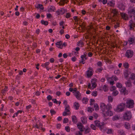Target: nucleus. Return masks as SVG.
<instances>
[{
    "instance_id": "f257e3e1",
    "label": "nucleus",
    "mask_w": 135,
    "mask_h": 135,
    "mask_svg": "<svg viewBox=\"0 0 135 135\" xmlns=\"http://www.w3.org/2000/svg\"><path fill=\"white\" fill-rule=\"evenodd\" d=\"M77 90L76 88H70L69 89V90L70 92H73L74 95L78 100H80L82 98L81 94L79 91H77Z\"/></svg>"
},
{
    "instance_id": "f03ea898",
    "label": "nucleus",
    "mask_w": 135,
    "mask_h": 135,
    "mask_svg": "<svg viewBox=\"0 0 135 135\" xmlns=\"http://www.w3.org/2000/svg\"><path fill=\"white\" fill-rule=\"evenodd\" d=\"M132 117L131 113L130 111H127L123 114V119L125 120H128Z\"/></svg>"
},
{
    "instance_id": "7ed1b4c3",
    "label": "nucleus",
    "mask_w": 135,
    "mask_h": 135,
    "mask_svg": "<svg viewBox=\"0 0 135 135\" xmlns=\"http://www.w3.org/2000/svg\"><path fill=\"white\" fill-rule=\"evenodd\" d=\"M125 105V104L124 103H120L117 106L115 111L118 112H121L123 111L124 109Z\"/></svg>"
},
{
    "instance_id": "20e7f679",
    "label": "nucleus",
    "mask_w": 135,
    "mask_h": 135,
    "mask_svg": "<svg viewBox=\"0 0 135 135\" xmlns=\"http://www.w3.org/2000/svg\"><path fill=\"white\" fill-rule=\"evenodd\" d=\"M94 71L93 68L89 67L88 69L86 72L87 76L88 78L91 77L93 74Z\"/></svg>"
},
{
    "instance_id": "39448f33",
    "label": "nucleus",
    "mask_w": 135,
    "mask_h": 135,
    "mask_svg": "<svg viewBox=\"0 0 135 135\" xmlns=\"http://www.w3.org/2000/svg\"><path fill=\"white\" fill-rule=\"evenodd\" d=\"M103 115L104 117H106L107 116H112L113 114V112L110 110L108 109L107 111H105V112H103Z\"/></svg>"
},
{
    "instance_id": "423d86ee",
    "label": "nucleus",
    "mask_w": 135,
    "mask_h": 135,
    "mask_svg": "<svg viewBox=\"0 0 135 135\" xmlns=\"http://www.w3.org/2000/svg\"><path fill=\"white\" fill-rule=\"evenodd\" d=\"M133 50H127L126 52L125 56L128 58H131L133 56Z\"/></svg>"
},
{
    "instance_id": "0eeeda50",
    "label": "nucleus",
    "mask_w": 135,
    "mask_h": 135,
    "mask_svg": "<svg viewBox=\"0 0 135 135\" xmlns=\"http://www.w3.org/2000/svg\"><path fill=\"white\" fill-rule=\"evenodd\" d=\"M95 123L96 126L99 127L100 129L103 128L104 123L103 122H100L98 120L95 121Z\"/></svg>"
},
{
    "instance_id": "6e6552de",
    "label": "nucleus",
    "mask_w": 135,
    "mask_h": 135,
    "mask_svg": "<svg viewBox=\"0 0 135 135\" xmlns=\"http://www.w3.org/2000/svg\"><path fill=\"white\" fill-rule=\"evenodd\" d=\"M127 106L129 108H131L134 107V102L132 100H128L126 102Z\"/></svg>"
},
{
    "instance_id": "1a4fd4ad",
    "label": "nucleus",
    "mask_w": 135,
    "mask_h": 135,
    "mask_svg": "<svg viewBox=\"0 0 135 135\" xmlns=\"http://www.w3.org/2000/svg\"><path fill=\"white\" fill-rule=\"evenodd\" d=\"M70 107L69 105L66 107V106L65 107L64 111L62 115L64 116H65L69 114L70 113Z\"/></svg>"
},
{
    "instance_id": "9d476101",
    "label": "nucleus",
    "mask_w": 135,
    "mask_h": 135,
    "mask_svg": "<svg viewBox=\"0 0 135 135\" xmlns=\"http://www.w3.org/2000/svg\"><path fill=\"white\" fill-rule=\"evenodd\" d=\"M129 26L130 27V30H133L135 27V23L133 21L130 20L129 22Z\"/></svg>"
},
{
    "instance_id": "9b49d317",
    "label": "nucleus",
    "mask_w": 135,
    "mask_h": 135,
    "mask_svg": "<svg viewBox=\"0 0 135 135\" xmlns=\"http://www.w3.org/2000/svg\"><path fill=\"white\" fill-rule=\"evenodd\" d=\"M50 62H47L44 63L42 64L41 65V66L44 68H45L47 70L49 71L50 69H51V68H49L48 66Z\"/></svg>"
},
{
    "instance_id": "f8f14e48",
    "label": "nucleus",
    "mask_w": 135,
    "mask_h": 135,
    "mask_svg": "<svg viewBox=\"0 0 135 135\" xmlns=\"http://www.w3.org/2000/svg\"><path fill=\"white\" fill-rule=\"evenodd\" d=\"M97 79L95 78L92 79L91 80V84L92 86V88H96L97 84Z\"/></svg>"
},
{
    "instance_id": "ddd939ff",
    "label": "nucleus",
    "mask_w": 135,
    "mask_h": 135,
    "mask_svg": "<svg viewBox=\"0 0 135 135\" xmlns=\"http://www.w3.org/2000/svg\"><path fill=\"white\" fill-rule=\"evenodd\" d=\"M100 109L102 111V113L103 112L105 111L106 110V106L105 104L103 103H101L100 104Z\"/></svg>"
},
{
    "instance_id": "4468645a",
    "label": "nucleus",
    "mask_w": 135,
    "mask_h": 135,
    "mask_svg": "<svg viewBox=\"0 0 135 135\" xmlns=\"http://www.w3.org/2000/svg\"><path fill=\"white\" fill-rule=\"evenodd\" d=\"M59 0H55L56 2H57ZM60 1L59 2V4L60 6H63L65 3H67L69 1L68 0H60Z\"/></svg>"
},
{
    "instance_id": "2eb2a0df",
    "label": "nucleus",
    "mask_w": 135,
    "mask_h": 135,
    "mask_svg": "<svg viewBox=\"0 0 135 135\" xmlns=\"http://www.w3.org/2000/svg\"><path fill=\"white\" fill-rule=\"evenodd\" d=\"M115 4V2L114 1L111 0L107 3L108 6L111 7H114Z\"/></svg>"
},
{
    "instance_id": "dca6fc26",
    "label": "nucleus",
    "mask_w": 135,
    "mask_h": 135,
    "mask_svg": "<svg viewBox=\"0 0 135 135\" xmlns=\"http://www.w3.org/2000/svg\"><path fill=\"white\" fill-rule=\"evenodd\" d=\"M120 92L125 95H127L128 93V91L126 90L125 87H123L120 90Z\"/></svg>"
},
{
    "instance_id": "f3484780",
    "label": "nucleus",
    "mask_w": 135,
    "mask_h": 135,
    "mask_svg": "<svg viewBox=\"0 0 135 135\" xmlns=\"http://www.w3.org/2000/svg\"><path fill=\"white\" fill-rule=\"evenodd\" d=\"M55 45L56 46V47L62 49V42L61 41L57 42L55 43Z\"/></svg>"
},
{
    "instance_id": "a211bd4d",
    "label": "nucleus",
    "mask_w": 135,
    "mask_h": 135,
    "mask_svg": "<svg viewBox=\"0 0 135 135\" xmlns=\"http://www.w3.org/2000/svg\"><path fill=\"white\" fill-rule=\"evenodd\" d=\"M65 12V10L64 9H58L56 11V13L58 15H62Z\"/></svg>"
},
{
    "instance_id": "6ab92c4d",
    "label": "nucleus",
    "mask_w": 135,
    "mask_h": 135,
    "mask_svg": "<svg viewBox=\"0 0 135 135\" xmlns=\"http://www.w3.org/2000/svg\"><path fill=\"white\" fill-rule=\"evenodd\" d=\"M77 126L80 131L82 132L83 131V128L84 126L81 123H78L77 124Z\"/></svg>"
},
{
    "instance_id": "aec40b11",
    "label": "nucleus",
    "mask_w": 135,
    "mask_h": 135,
    "mask_svg": "<svg viewBox=\"0 0 135 135\" xmlns=\"http://www.w3.org/2000/svg\"><path fill=\"white\" fill-rule=\"evenodd\" d=\"M82 122L84 124H85L87 123V118L85 116H83L81 118Z\"/></svg>"
},
{
    "instance_id": "412c9836",
    "label": "nucleus",
    "mask_w": 135,
    "mask_h": 135,
    "mask_svg": "<svg viewBox=\"0 0 135 135\" xmlns=\"http://www.w3.org/2000/svg\"><path fill=\"white\" fill-rule=\"evenodd\" d=\"M107 81L110 85H113L114 84V82L112 76L111 77L108 78L107 79Z\"/></svg>"
},
{
    "instance_id": "4be33fe9",
    "label": "nucleus",
    "mask_w": 135,
    "mask_h": 135,
    "mask_svg": "<svg viewBox=\"0 0 135 135\" xmlns=\"http://www.w3.org/2000/svg\"><path fill=\"white\" fill-rule=\"evenodd\" d=\"M128 42L130 45L132 44L135 42V38L132 37L129 38L128 39Z\"/></svg>"
},
{
    "instance_id": "5701e85b",
    "label": "nucleus",
    "mask_w": 135,
    "mask_h": 135,
    "mask_svg": "<svg viewBox=\"0 0 135 135\" xmlns=\"http://www.w3.org/2000/svg\"><path fill=\"white\" fill-rule=\"evenodd\" d=\"M38 121L39 122V124H38L36 123L33 127L34 128L37 129H39L40 127H42V123L40 122V121L38 120Z\"/></svg>"
},
{
    "instance_id": "b1692460",
    "label": "nucleus",
    "mask_w": 135,
    "mask_h": 135,
    "mask_svg": "<svg viewBox=\"0 0 135 135\" xmlns=\"http://www.w3.org/2000/svg\"><path fill=\"white\" fill-rule=\"evenodd\" d=\"M72 121L74 123H76L78 121L77 118L75 115H73L71 117Z\"/></svg>"
},
{
    "instance_id": "393cba45",
    "label": "nucleus",
    "mask_w": 135,
    "mask_h": 135,
    "mask_svg": "<svg viewBox=\"0 0 135 135\" xmlns=\"http://www.w3.org/2000/svg\"><path fill=\"white\" fill-rule=\"evenodd\" d=\"M84 133L85 134H87L90 131V128L88 127H86L85 128H84Z\"/></svg>"
},
{
    "instance_id": "a878e982",
    "label": "nucleus",
    "mask_w": 135,
    "mask_h": 135,
    "mask_svg": "<svg viewBox=\"0 0 135 135\" xmlns=\"http://www.w3.org/2000/svg\"><path fill=\"white\" fill-rule=\"evenodd\" d=\"M8 90L7 87L5 86L4 89L2 90L1 93L3 95H4L5 94L6 92L8 91Z\"/></svg>"
},
{
    "instance_id": "bb28decb",
    "label": "nucleus",
    "mask_w": 135,
    "mask_h": 135,
    "mask_svg": "<svg viewBox=\"0 0 135 135\" xmlns=\"http://www.w3.org/2000/svg\"><path fill=\"white\" fill-rule=\"evenodd\" d=\"M135 11L134 10V9H132V10L130 11H128V13L129 15H130L131 16H134V15H135Z\"/></svg>"
},
{
    "instance_id": "cd10ccee",
    "label": "nucleus",
    "mask_w": 135,
    "mask_h": 135,
    "mask_svg": "<svg viewBox=\"0 0 135 135\" xmlns=\"http://www.w3.org/2000/svg\"><path fill=\"white\" fill-rule=\"evenodd\" d=\"M103 70V68L102 67L98 68L95 70V72L97 73H101L102 71Z\"/></svg>"
},
{
    "instance_id": "c85d7f7f",
    "label": "nucleus",
    "mask_w": 135,
    "mask_h": 135,
    "mask_svg": "<svg viewBox=\"0 0 135 135\" xmlns=\"http://www.w3.org/2000/svg\"><path fill=\"white\" fill-rule=\"evenodd\" d=\"M77 45L80 47H82L84 45V43L83 41L80 40L78 42Z\"/></svg>"
},
{
    "instance_id": "c756f323",
    "label": "nucleus",
    "mask_w": 135,
    "mask_h": 135,
    "mask_svg": "<svg viewBox=\"0 0 135 135\" xmlns=\"http://www.w3.org/2000/svg\"><path fill=\"white\" fill-rule=\"evenodd\" d=\"M122 18L124 20H127L128 19V17L126 14L123 13L122 14Z\"/></svg>"
},
{
    "instance_id": "7c9ffc66",
    "label": "nucleus",
    "mask_w": 135,
    "mask_h": 135,
    "mask_svg": "<svg viewBox=\"0 0 135 135\" xmlns=\"http://www.w3.org/2000/svg\"><path fill=\"white\" fill-rule=\"evenodd\" d=\"M125 84L127 87H130L131 86V84L130 80H128L125 82Z\"/></svg>"
},
{
    "instance_id": "2f4dec72",
    "label": "nucleus",
    "mask_w": 135,
    "mask_h": 135,
    "mask_svg": "<svg viewBox=\"0 0 135 135\" xmlns=\"http://www.w3.org/2000/svg\"><path fill=\"white\" fill-rule=\"evenodd\" d=\"M41 22L42 24L45 26L49 24L48 21H44L43 20H42L41 21Z\"/></svg>"
},
{
    "instance_id": "473e14b6",
    "label": "nucleus",
    "mask_w": 135,
    "mask_h": 135,
    "mask_svg": "<svg viewBox=\"0 0 135 135\" xmlns=\"http://www.w3.org/2000/svg\"><path fill=\"white\" fill-rule=\"evenodd\" d=\"M124 74L125 78H127L129 75L128 70H125L124 72Z\"/></svg>"
},
{
    "instance_id": "72a5a7b5",
    "label": "nucleus",
    "mask_w": 135,
    "mask_h": 135,
    "mask_svg": "<svg viewBox=\"0 0 135 135\" xmlns=\"http://www.w3.org/2000/svg\"><path fill=\"white\" fill-rule=\"evenodd\" d=\"M124 127L127 129H128L130 128V125L128 122H126L124 126Z\"/></svg>"
},
{
    "instance_id": "f704fd0d",
    "label": "nucleus",
    "mask_w": 135,
    "mask_h": 135,
    "mask_svg": "<svg viewBox=\"0 0 135 135\" xmlns=\"http://www.w3.org/2000/svg\"><path fill=\"white\" fill-rule=\"evenodd\" d=\"M123 66L125 68L128 69L129 67V64L128 62H125L123 63Z\"/></svg>"
},
{
    "instance_id": "c9c22d12",
    "label": "nucleus",
    "mask_w": 135,
    "mask_h": 135,
    "mask_svg": "<svg viewBox=\"0 0 135 135\" xmlns=\"http://www.w3.org/2000/svg\"><path fill=\"white\" fill-rule=\"evenodd\" d=\"M78 53V52H74V51H72L71 53H69L68 54V56L70 57H71L73 56V55L74 54V55H76Z\"/></svg>"
},
{
    "instance_id": "e433bc0d",
    "label": "nucleus",
    "mask_w": 135,
    "mask_h": 135,
    "mask_svg": "<svg viewBox=\"0 0 135 135\" xmlns=\"http://www.w3.org/2000/svg\"><path fill=\"white\" fill-rule=\"evenodd\" d=\"M74 107L76 108V109H78L79 107V105L78 103L75 102L74 104Z\"/></svg>"
},
{
    "instance_id": "4c0bfd02",
    "label": "nucleus",
    "mask_w": 135,
    "mask_h": 135,
    "mask_svg": "<svg viewBox=\"0 0 135 135\" xmlns=\"http://www.w3.org/2000/svg\"><path fill=\"white\" fill-rule=\"evenodd\" d=\"M94 107L95 108V110L96 111L98 110L99 109V106L97 103H95L94 104Z\"/></svg>"
},
{
    "instance_id": "58836bf2",
    "label": "nucleus",
    "mask_w": 135,
    "mask_h": 135,
    "mask_svg": "<svg viewBox=\"0 0 135 135\" xmlns=\"http://www.w3.org/2000/svg\"><path fill=\"white\" fill-rule=\"evenodd\" d=\"M88 101V99L86 98H83L82 99V102L84 104H86Z\"/></svg>"
},
{
    "instance_id": "ea45409f",
    "label": "nucleus",
    "mask_w": 135,
    "mask_h": 135,
    "mask_svg": "<svg viewBox=\"0 0 135 135\" xmlns=\"http://www.w3.org/2000/svg\"><path fill=\"white\" fill-rule=\"evenodd\" d=\"M119 93L118 91L116 90H114L112 92V95L114 96H116Z\"/></svg>"
},
{
    "instance_id": "a19ab883",
    "label": "nucleus",
    "mask_w": 135,
    "mask_h": 135,
    "mask_svg": "<svg viewBox=\"0 0 135 135\" xmlns=\"http://www.w3.org/2000/svg\"><path fill=\"white\" fill-rule=\"evenodd\" d=\"M130 78L132 80L135 79V74L134 73H132L131 74Z\"/></svg>"
},
{
    "instance_id": "79ce46f5",
    "label": "nucleus",
    "mask_w": 135,
    "mask_h": 135,
    "mask_svg": "<svg viewBox=\"0 0 135 135\" xmlns=\"http://www.w3.org/2000/svg\"><path fill=\"white\" fill-rule=\"evenodd\" d=\"M50 112L52 116L56 113V112L54 109H51L50 110Z\"/></svg>"
},
{
    "instance_id": "37998d69",
    "label": "nucleus",
    "mask_w": 135,
    "mask_h": 135,
    "mask_svg": "<svg viewBox=\"0 0 135 135\" xmlns=\"http://www.w3.org/2000/svg\"><path fill=\"white\" fill-rule=\"evenodd\" d=\"M22 112V110H18L16 112L14 113V114L16 115V116L17 117L18 115L19 114H21Z\"/></svg>"
},
{
    "instance_id": "c03bdc74",
    "label": "nucleus",
    "mask_w": 135,
    "mask_h": 135,
    "mask_svg": "<svg viewBox=\"0 0 135 135\" xmlns=\"http://www.w3.org/2000/svg\"><path fill=\"white\" fill-rule=\"evenodd\" d=\"M103 89L104 91H106L108 90L107 86L106 85H104L103 87Z\"/></svg>"
},
{
    "instance_id": "a18cd8bd",
    "label": "nucleus",
    "mask_w": 135,
    "mask_h": 135,
    "mask_svg": "<svg viewBox=\"0 0 135 135\" xmlns=\"http://www.w3.org/2000/svg\"><path fill=\"white\" fill-rule=\"evenodd\" d=\"M119 116L118 115H115L113 117V120H118L119 118Z\"/></svg>"
},
{
    "instance_id": "49530a36",
    "label": "nucleus",
    "mask_w": 135,
    "mask_h": 135,
    "mask_svg": "<svg viewBox=\"0 0 135 135\" xmlns=\"http://www.w3.org/2000/svg\"><path fill=\"white\" fill-rule=\"evenodd\" d=\"M112 108V107L110 104H108L106 106V110L108 109L110 110Z\"/></svg>"
},
{
    "instance_id": "de8ad7c7",
    "label": "nucleus",
    "mask_w": 135,
    "mask_h": 135,
    "mask_svg": "<svg viewBox=\"0 0 135 135\" xmlns=\"http://www.w3.org/2000/svg\"><path fill=\"white\" fill-rule=\"evenodd\" d=\"M37 8H44V7L42 4H37L36 6Z\"/></svg>"
},
{
    "instance_id": "09e8293b",
    "label": "nucleus",
    "mask_w": 135,
    "mask_h": 135,
    "mask_svg": "<svg viewBox=\"0 0 135 135\" xmlns=\"http://www.w3.org/2000/svg\"><path fill=\"white\" fill-rule=\"evenodd\" d=\"M122 86V84L119 83H118L116 84L117 87L119 88H121Z\"/></svg>"
},
{
    "instance_id": "8fccbe9b",
    "label": "nucleus",
    "mask_w": 135,
    "mask_h": 135,
    "mask_svg": "<svg viewBox=\"0 0 135 135\" xmlns=\"http://www.w3.org/2000/svg\"><path fill=\"white\" fill-rule=\"evenodd\" d=\"M114 73L115 74L117 75H119L120 73V70L118 69L115 70L114 71Z\"/></svg>"
},
{
    "instance_id": "3c124183",
    "label": "nucleus",
    "mask_w": 135,
    "mask_h": 135,
    "mask_svg": "<svg viewBox=\"0 0 135 135\" xmlns=\"http://www.w3.org/2000/svg\"><path fill=\"white\" fill-rule=\"evenodd\" d=\"M85 53L86 52H85L84 53L83 55H82L80 57L81 59H85V60H86L87 58L86 57V55L85 54Z\"/></svg>"
},
{
    "instance_id": "603ef678",
    "label": "nucleus",
    "mask_w": 135,
    "mask_h": 135,
    "mask_svg": "<svg viewBox=\"0 0 135 135\" xmlns=\"http://www.w3.org/2000/svg\"><path fill=\"white\" fill-rule=\"evenodd\" d=\"M65 129L66 131L67 132H69L70 131V128L69 126H65Z\"/></svg>"
},
{
    "instance_id": "864d4df0",
    "label": "nucleus",
    "mask_w": 135,
    "mask_h": 135,
    "mask_svg": "<svg viewBox=\"0 0 135 135\" xmlns=\"http://www.w3.org/2000/svg\"><path fill=\"white\" fill-rule=\"evenodd\" d=\"M108 101L109 102H112L113 101V99L111 96H110L108 97Z\"/></svg>"
},
{
    "instance_id": "5fc2aeb1",
    "label": "nucleus",
    "mask_w": 135,
    "mask_h": 135,
    "mask_svg": "<svg viewBox=\"0 0 135 135\" xmlns=\"http://www.w3.org/2000/svg\"><path fill=\"white\" fill-rule=\"evenodd\" d=\"M98 95V93L96 91H94L92 92V96H94V97H96Z\"/></svg>"
},
{
    "instance_id": "6e6d98bb",
    "label": "nucleus",
    "mask_w": 135,
    "mask_h": 135,
    "mask_svg": "<svg viewBox=\"0 0 135 135\" xmlns=\"http://www.w3.org/2000/svg\"><path fill=\"white\" fill-rule=\"evenodd\" d=\"M97 65L98 66L102 67V63L101 61H99L97 62Z\"/></svg>"
},
{
    "instance_id": "4d7b16f0",
    "label": "nucleus",
    "mask_w": 135,
    "mask_h": 135,
    "mask_svg": "<svg viewBox=\"0 0 135 135\" xmlns=\"http://www.w3.org/2000/svg\"><path fill=\"white\" fill-rule=\"evenodd\" d=\"M85 59H82L81 60H80L79 61V62L80 63H82L83 64H84L85 63V61L86 60Z\"/></svg>"
},
{
    "instance_id": "13d9d810",
    "label": "nucleus",
    "mask_w": 135,
    "mask_h": 135,
    "mask_svg": "<svg viewBox=\"0 0 135 135\" xmlns=\"http://www.w3.org/2000/svg\"><path fill=\"white\" fill-rule=\"evenodd\" d=\"M119 8H124L125 6L122 3H120L118 6Z\"/></svg>"
},
{
    "instance_id": "bf43d9fd",
    "label": "nucleus",
    "mask_w": 135,
    "mask_h": 135,
    "mask_svg": "<svg viewBox=\"0 0 135 135\" xmlns=\"http://www.w3.org/2000/svg\"><path fill=\"white\" fill-rule=\"evenodd\" d=\"M32 106L31 105H29L26 107V109L28 111H29L30 109L31 108Z\"/></svg>"
},
{
    "instance_id": "052dcab7",
    "label": "nucleus",
    "mask_w": 135,
    "mask_h": 135,
    "mask_svg": "<svg viewBox=\"0 0 135 135\" xmlns=\"http://www.w3.org/2000/svg\"><path fill=\"white\" fill-rule=\"evenodd\" d=\"M95 102V100L93 99H90V105H93Z\"/></svg>"
},
{
    "instance_id": "680f3d73",
    "label": "nucleus",
    "mask_w": 135,
    "mask_h": 135,
    "mask_svg": "<svg viewBox=\"0 0 135 135\" xmlns=\"http://www.w3.org/2000/svg\"><path fill=\"white\" fill-rule=\"evenodd\" d=\"M63 103L64 104V105L65 107L66 106V107L67 108V107L69 105L67 104L68 102L67 100H64L63 102Z\"/></svg>"
},
{
    "instance_id": "e2e57ef3",
    "label": "nucleus",
    "mask_w": 135,
    "mask_h": 135,
    "mask_svg": "<svg viewBox=\"0 0 135 135\" xmlns=\"http://www.w3.org/2000/svg\"><path fill=\"white\" fill-rule=\"evenodd\" d=\"M119 133L120 135H126L124 131L122 130L120 131Z\"/></svg>"
},
{
    "instance_id": "0e129e2a",
    "label": "nucleus",
    "mask_w": 135,
    "mask_h": 135,
    "mask_svg": "<svg viewBox=\"0 0 135 135\" xmlns=\"http://www.w3.org/2000/svg\"><path fill=\"white\" fill-rule=\"evenodd\" d=\"M47 99L48 101H50L51 100H52V97L50 95H48L47 97Z\"/></svg>"
},
{
    "instance_id": "69168bd1",
    "label": "nucleus",
    "mask_w": 135,
    "mask_h": 135,
    "mask_svg": "<svg viewBox=\"0 0 135 135\" xmlns=\"http://www.w3.org/2000/svg\"><path fill=\"white\" fill-rule=\"evenodd\" d=\"M68 119L67 118H64L63 120V123H66L68 122Z\"/></svg>"
},
{
    "instance_id": "338daca9",
    "label": "nucleus",
    "mask_w": 135,
    "mask_h": 135,
    "mask_svg": "<svg viewBox=\"0 0 135 135\" xmlns=\"http://www.w3.org/2000/svg\"><path fill=\"white\" fill-rule=\"evenodd\" d=\"M71 16L70 14L69 13H67L65 16V17L66 18H70Z\"/></svg>"
},
{
    "instance_id": "774afa93",
    "label": "nucleus",
    "mask_w": 135,
    "mask_h": 135,
    "mask_svg": "<svg viewBox=\"0 0 135 135\" xmlns=\"http://www.w3.org/2000/svg\"><path fill=\"white\" fill-rule=\"evenodd\" d=\"M82 132H80V131H78L76 132V135H82Z\"/></svg>"
}]
</instances>
